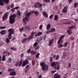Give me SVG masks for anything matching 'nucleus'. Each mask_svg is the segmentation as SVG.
Wrapping results in <instances>:
<instances>
[{"instance_id": "2f4dec72", "label": "nucleus", "mask_w": 78, "mask_h": 78, "mask_svg": "<svg viewBox=\"0 0 78 78\" xmlns=\"http://www.w3.org/2000/svg\"><path fill=\"white\" fill-rule=\"evenodd\" d=\"M8 71L9 72H13L14 71V69H9L8 70Z\"/></svg>"}, {"instance_id": "a18cd8bd", "label": "nucleus", "mask_w": 78, "mask_h": 78, "mask_svg": "<svg viewBox=\"0 0 78 78\" xmlns=\"http://www.w3.org/2000/svg\"><path fill=\"white\" fill-rule=\"evenodd\" d=\"M71 66V64L70 63H69L67 66V68H69V67H70Z\"/></svg>"}, {"instance_id": "f03ea898", "label": "nucleus", "mask_w": 78, "mask_h": 78, "mask_svg": "<svg viewBox=\"0 0 78 78\" xmlns=\"http://www.w3.org/2000/svg\"><path fill=\"white\" fill-rule=\"evenodd\" d=\"M31 12H28L26 14V16L23 19V21L24 25L26 24V22H28L30 20V16L31 14Z\"/></svg>"}, {"instance_id": "9b49d317", "label": "nucleus", "mask_w": 78, "mask_h": 78, "mask_svg": "<svg viewBox=\"0 0 78 78\" xmlns=\"http://www.w3.org/2000/svg\"><path fill=\"white\" fill-rule=\"evenodd\" d=\"M9 34H14V29H10L8 30Z\"/></svg>"}, {"instance_id": "9d476101", "label": "nucleus", "mask_w": 78, "mask_h": 78, "mask_svg": "<svg viewBox=\"0 0 78 78\" xmlns=\"http://www.w3.org/2000/svg\"><path fill=\"white\" fill-rule=\"evenodd\" d=\"M8 12H6L4 15L2 17V20H5L6 19H7L8 18Z\"/></svg>"}, {"instance_id": "7c9ffc66", "label": "nucleus", "mask_w": 78, "mask_h": 78, "mask_svg": "<svg viewBox=\"0 0 78 78\" xmlns=\"http://www.w3.org/2000/svg\"><path fill=\"white\" fill-rule=\"evenodd\" d=\"M30 53L31 54V55H35L36 54V52L34 51H31L30 52Z\"/></svg>"}, {"instance_id": "aec40b11", "label": "nucleus", "mask_w": 78, "mask_h": 78, "mask_svg": "<svg viewBox=\"0 0 78 78\" xmlns=\"http://www.w3.org/2000/svg\"><path fill=\"white\" fill-rule=\"evenodd\" d=\"M50 33H53L54 31H55V29L54 28H51L50 30Z\"/></svg>"}, {"instance_id": "ea45409f", "label": "nucleus", "mask_w": 78, "mask_h": 78, "mask_svg": "<svg viewBox=\"0 0 78 78\" xmlns=\"http://www.w3.org/2000/svg\"><path fill=\"white\" fill-rule=\"evenodd\" d=\"M68 43L67 42H66L64 44V47H67V46Z\"/></svg>"}, {"instance_id": "393cba45", "label": "nucleus", "mask_w": 78, "mask_h": 78, "mask_svg": "<svg viewBox=\"0 0 78 78\" xmlns=\"http://www.w3.org/2000/svg\"><path fill=\"white\" fill-rule=\"evenodd\" d=\"M12 60L11 58H9L8 60L7 61V62L8 63H10V62H11Z\"/></svg>"}, {"instance_id": "ddd939ff", "label": "nucleus", "mask_w": 78, "mask_h": 78, "mask_svg": "<svg viewBox=\"0 0 78 78\" xmlns=\"http://www.w3.org/2000/svg\"><path fill=\"white\" fill-rule=\"evenodd\" d=\"M54 78H61V76L58 73H55L54 76Z\"/></svg>"}, {"instance_id": "8fccbe9b", "label": "nucleus", "mask_w": 78, "mask_h": 78, "mask_svg": "<svg viewBox=\"0 0 78 78\" xmlns=\"http://www.w3.org/2000/svg\"><path fill=\"white\" fill-rule=\"evenodd\" d=\"M5 27H0V29H5Z\"/></svg>"}, {"instance_id": "a211bd4d", "label": "nucleus", "mask_w": 78, "mask_h": 78, "mask_svg": "<svg viewBox=\"0 0 78 78\" xmlns=\"http://www.w3.org/2000/svg\"><path fill=\"white\" fill-rule=\"evenodd\" d=\"M4 1L3 0H0V5L1 6H3L4 5Z\"/></svg>"}, {"instance_id": "6e6552de", "label": "nucleus", "mask_w": 78, "mask_h": 78, "mask_svg": "<svg viewBox=\"0 0 78 78\" xmlns=\"http://www.w3.org/2000/svg\"><path fill=\"white\" fill-rule=\"evenodd\" d=\"M74 27H75V26H73L69 27V29L68 30H67V32L69 34H71L72 33V32L71 31V30H72V29H73Z\"/></svg>"}, {"instance_id": "680f3d73", "label": "nucleus", "mask_w": 78, "mask_h": 78, "mask_svg": "<svg viewBox=\"0 0 78 78\" xmlns=\"http://www.w3.org/2000/svg\"><path fill=\"white\" fill-rule=\"evenodd\" d=\"M7 53V51H5L3 52V54H5Z\"/></svg>"}, {"instance_id": "f3484780", "label": "nucleus", "mask_w": 78, "mask_h": 78, "mask_svg": "<svg viewBox=\"0 0 78 78\" xmlns=\"http://www.w3.org/2000/svg\"><path fill=\"white\" fill-rule=\"evenodd\" d=\"M10 75L11 76H14V75H16V73H15V71H13L10 73Z\"/></svg>"}, {"instance_id": "0e129e2a", "label": "nucleus", "mask_w": 78, "mask_h": 78, "mask_svg": "<svg viewBox=\"0 0 78 78\" xmlns=\"http://www.w3.org/2000/svg\"><path fill=\"white\" fill-rule=\"evenodd\" d=\"M53 17V15H51L49 16V18L50 19H51Z\"/></svg>"}, {"instance_id": "69168bd1", "label": "nucleus", "mask_w": 78, "mask_h": 78, "mask_svg": "<svg viewBox=\"0 0 78 78\" xmlns=\"http://www.w3.org/2000/svg\"><path fill=\"white\" fill-rule=\"evenodd\" d=\"M72 0H68V2L70 3H72Z\"/></svg>"}, {"instance_id": "20e7f679", "label": "nucleus", "mask_w": 78, "mask_h": 78, "mask_svg": "<svg viewBox=\"0 0 78 78\" xmlns=\"http://www.w3.org/2000/svg\"><path fill=\"white\" fill-rule=\"evenodd\" d=\"M41 66L42 67V70L43 71H46L48 69V66L47 65H45L44 62H42L40 63Z\"/></svg>"}, {"instance_id": "bb28decb", "label": "nucleus", "mask_w": 78, "mask_h": 78, "mask_svg": "<svg viewBox=\"0 0 78 78\" xmlns=\"http://www.w3.org/2000/svg\"><path fill=\"white\" fill-rule=\"evenodd\" d=\"M11 34H9V35L8 36V37L9 39H11L12 38V35H11Z\"/></svg>"}, {"instance_id": "b1692460", "label": "nucleus", "mask_w": 78, "mask_h": 78, "mask_svg": "<svg viewBox=\"0 0 78 78\" xmlns=\"http://www.w3.org/2000/svg\"><path fill=\"white\" fill-rule=\"evenodd\" d=\"M3 1L5 3V4H8L9 2V0H3Z\"/></svg>"}, {"instance_id": "4d7b16f0", "label": "nucleus", "mask_w": 78, "mask_h": 78, "mask_svg": "<svg viewBox=\"0 0 78 78\" xmlns=\"http://www.w3.org/2000/svg\"><path fill=\"white\" fill-rule=\"evenodd\" d=\"M3 42L1 41L0 42V46H2L3 45Z\"/></svg>"}, {"instance_id": "de8ad7c7", "label": "nucleus", "mask_w": 78, "mask_h": 78, "mask_svg": "<svg viewBox=\"0 0 78 78\" xmlns=\"http://www.w3.org/2000/svg\"><path fill=\"white\" fill-rule=\"evenodd\" d=\"M59 55H57L56 56V57L55 59L56 60H58V59H59Z\"/></svg>"}, {"instance_id": "e2e57ef3", "label": "nucleus", "mask_w": 78, "mask_h": 78, "mask_svg": "<svg viewBox=\"0 0 78 78\" xmlns=\"http://www.w3.org/2000/svg\"><path fill=\"white\" fill-rule=\"evenodd\" d=\"M14 9H14V8L12 9L11 10V12H14Z\"/></svg>"}, {"instance_id": "603ef678", "label": "nucleus", "mask_w": 78, "mask_h": 78, "mask_svg": "<svg viewBox=\"0 0 78 78\" xmlns=\"http://www.w3.org/2000/svg\"><path fill=\"white\" fill-rule=\"evenodd\" d=\"M50 30H49L46 33V34H50Z\"/></svg>"}, {"instance_id": "72a5a7b5", "label": "nucleus", "mask_w": 78, "mask_h": 78, "mask_svg": "<svg viewBox=\"0 0 78 78\" xmlns=\"http://www.w3.org/2000/svg\"><path fill=\"white\" fill-rule=\"evenodd\" d=\"M42 37H40L37 40V41L38 42H40V41H41L42 40Z\"/></svg>"}, {"instance_id": "473e14b6", "label": "nucleus", "mask_w": 78, "mask_h": 78, "mask_svg": "<svg viewBox=\"0 0 78 78\" xmlns=\"http://www.w3.org/2000/svg\"><path fill=\"white\" fill-rule=\"evenodd\" d=\"M16 13L18 16H20V14H21L20 12V11H19V10H17Z\"/></svg>"}, {"instance_id": "0eeeda50", "label": "nucleus", "mask_w": 78, "mask_h": 78, "mask_svg": "<svg viewBox=\"0 0 78 78\" xmlns=\"http://www.w3.org/2000/svg\"><path fill=\"white\" fill-rule=\"evenodd\" d=\"M42 6V4L38 2L35 4L34 5V7H35V8H41Z\"/></svg>"}, {"instance_id": "c756f323", "label": "nucleus", "mask_w": 78, "mask_h": 78, "mask_svg": "<svg viewBox=\"0 0 78 78\" xmlns=\"http://www.w3.org/2000/svg\"><path fill=\"white\" fill-rule=\"evenodd\" d=\"M9 41H10L9 40V39H8V38H6V39H5V42L7 44H8V43L9 42Z\"/></svg>"}, {"instance_id": "79ce46f5", "label": "nucleus", "mask_w": 78, "mask_h": 78, "mask_svg": "<svg viewBox=\"0 0 78 78\" xmlns=\"http://www.w3.org/2000/svg\"><path fill=\"white\" fill-rule=\"evenodd\" d=\"M37 45V42H35L34 44V46L36 47Z\"/></svg>"}, {"instance_id": "e433bc0d", "label": "nucleus", "mask_w": 78, "mask_h": 78, "mask_svg": "<svg viewBox=\"0 0 78 78\" xmlns=\"http://www.w3.org/2000/svg\"><path fill=\"white\" fill-rule=\"evenodd\" d=\"M26 69L29 70L30 69V66L28 65H27L26 67Z\"/></svg>"}, {"instance_id": "bf43d9fd", "label": "nucleus", "mask_w": 78, "mask_h": 78, "mask_svg": "<svg viewBox=\"0 0 78 78\" xmlns=\"http://www.w3.org/2000/svg\"><path fill=\"white\" fill-rule=\"evenodd\" d=\"M42 28V25H41L39 27V29L40 30H41Z\"/></svg>"}, {"instance_id": "4be33fe9", "label": "nucleus", "mask_w": 78, "mask_h": 78, "mask_svg": "<svg viewBox=\"0 0 78 78\" xmlns=\"http://www.w3.org/2000/svg\"><path fill=\"white\" fill-rule=\"evenodd\" d=\"M27 38H25L23 39V40L22 41V43L23 44H24L25 42H26L27 41Z\"/></svg>"}, {"instance_id": "37998d69", "label": "nucleus", "mask_w": 78, "mask_h": 78, "mask_svg": "<svg viewBox=\"0 0 78 78\" xmlns=\"http://www.w3.org/2000/svg\"><path fill=\"white\" fill-rule=\"evenodd\" d=\"M23 27H22L20 29V32H22V31H23Z\"/></svg>"}, {"instance_id": "c85d7f7f", "label": "nucleus", "mask_w": 78, "mask_h": 78, "mask_svg": "<svg viewBox=\"0 0 78 78\" xmlns=\"http://www.w3.org/2000/svg\"><path fill=\"white\" fill-rule=\"evenodd\" d=\"M25 28H26V29L28 30L29 31L30 30V26H26L25 27Z\"/></svg>"}, {"instance_id": "dca6fc26", "label": "nucleus", "mask_w": 78, "mask_h": 78, "mask_svg": "<svg viewBox=\"0 0 78 78\" xmlns=\"http://www.w3.org/2000/svg\"><path fill=\"white\" fill-rule=\"evenodd\" d=\"M42 14L43 15V16H45L46 18L48 17V14H47V13L46 12H43Z\"/></svg>"}, {"instance_id": "09e8293b", "label": "nucleus", "mask_w": 78, "mask_h": 78, "mask_svg": "<svg viewBox=\"0 0 78 78\" xmlns=\"http://www.w3.org/2000/svg\"><path fill=\"white\" fill-rule=\"evenodd\" d=\"M44 2H47V3H49L50 2V0H43Z\"/></svg>"}, {"instance_id": "5701e85b", "label": "nucleus", "mask_w": 78, "mask_h": 78, "mask_svg": "<svg viewBox=\"0 0 78 78\" xmlns=\"http://www.w3.org/2000/svg\"><path fill=\"white\" fill-rule=\"evenodd\" d=\"M32 13H34L36 15H38L39 14V12L37 11H31Z\"/></svg>"}, {"instance_id": "1a4fd4ad", "label": "nucleus", "mask_w": 78, "mask_h": 78, "mask_svg": "<svg viewBox=\"0 0 78 78\" xmlns=\"http://www.w3.org/2000/svg\"><path fill=\"white\" fill-rule=\"evenodd\" d=\"M28 64V60L27 59H26L23 62L22 64V66L24 67L27 64Z\"/></svg>"}, {"instance_id": "c9c22d12", "label": "nucleus", "mask_w": 78, "mask_h": 78, "mask_svg": "<svg viewBox=\"0 0 78 78\" xmlns=\"http://www.w3.org/2000/svg\"><path fill=\"white\" fill-rule=\"evenodd\" d=\"M78 6V3H75L74 4V7L76 8Z\"/></svg>"}, {"instance_id": "423d86ee", "label": "nucleus", "mask_w": 78, "mask_h": 78, "mask_svg": "<svg viewBox=\"0 0 78 78\" xmlns=\"http://www.w3.org/2000/svg\"><path fill=\"white\" fill-rule=\"evenodd\" d=\"M22 60H21V61L20 62H17L15 63V66H16V67H18V66L20 67V66H22Z\"/></svg>"}, {"instance_id": "7ed1b4c3", "label": "nucleus", "mask_w": 78, "mask_h": 78, "mask_svg": "<svg viewBox=\"0 0 78 78\" xmlns=\"http://www.w3.org/2000/svg\"><path fill=\"white\" fill-rule=\"evenodd\" d=\"M16 17V15L14 14L13 15H11L9 16V23L11 24H13L15 22V20L14 19Z\"/></svg>"}, {"instance_id": "774afa93", "label": "nucleus", "mask_w": 78, "mask_h": 78, "mask_svg": "<svg viewBox=\"0 0 78 78\" xmlns=\"http://www.w3.org/2000/svg\"><path fill=\"white\" fill-rule=\"evenodd\" d=\"M41 78V75H40L38 76V78Z\"/></svg>"}, {"instance_id": "052dcab7", "label": "nucleus", "mask_w": 78, "mask_h": 78, "mask_svg": "<svg viewBox=\"0 0 78 78\" xmlns=\"http://www.w3.org/2000/svg\"><path fill=\"white\" fill-rule=\"evenodd\" d=\"M11 8H14V4H12L11 5Z\"/></svg>"}, {"instance_id": "4c0bfd02", "label": "nucleus", "mask_w": 78, "mask_h": 78, "mask_svg": "<svg viewBox=\"0 0 78 78\" xmlns=\"http://www.w3.org/2000/svg\"><path fill=\"white\" fill-rule=\"evenodd\" d=\"M2 60L3 61H5V55H4L3 56Z\"/></svg>"}, {"instance_id": "cd10ccee", "label": "nucleus", "mask_w": 78, "mask_h": 78, "mask_svg": "<svg viewBox=\"0 0 78 78\" xmlns=\"http://www.w3.org/2000/svg\"><path fill=\"white\" fill-rule=\"evenodd\" d=\"M58 19V16L57 15H55L54 17V20H57Z\"/></svg>"}, {"instance_id": "5fc2aeb1", "label": "nucleus", "mask_w": 78, "mask_h": 78, "mask_svg": "<svg viewBox=\"0 0 78 78\" xmlns=\"http://www.w3.org/2000/svg\"><path fill=\"white\" fill-rule=\"evenodd\" d=\"M32 65L34 66V64H35V61H34V60H33L32 62Z\"/></svg>"}, {"instance_id": "2eb2a0df", "label": "nucleus", "mask_w": 78, "mask_h": 78, "mask_svg": "<svg viewBox=\"0 0 78 78\" xmlns=\"http://www.w3.org/2000/svg\"><path fill=\"white\" fill-rule=\"evenodd\" d=\"M53 39H51L49 41L48 43L49 46H51V45H52V44H53Z\"/></svg>"}, {"instance_id": "a19ab883", "label": "nucleus", "mask_w": 78, "mask_h": 78, "mask_svg": "<svg viewBox=\"0 0 78 78\" xmlns=\"http://www.w3.org/2000/svg\"><path fill=\"white\" fill-rule=\"evenodd\" d=\"M10 49L12 50H14V51H16V48L12 47L10 48Z\"/></svg>"}, {"instance_id": "6ab92c4d", "label": "nucleus", "mask_w": 78, "mask_h": 78, "mask_svg": "<svg viewBox=\"0 0 78 78\" xmlns=\"http://www.w3.org/2000/svg\"><path fill=\"white\" fill-rule=\"evenodd\" d=\"M42 34V33L41 32H39L37 34L35 35L36 37H37V36H39L41 35Z\"/></svg>"}, {"instance_id": "6e6d98bb", "label": "nucleus", "mask_w": 78, "mask_h": 78, "mask_svg": "<svg viewBox=\"0 0 78 78\" xmlns=\"http://www.w3.org/2000/svg\"><path fill=\"white\" fill-rule=\"evenodd\" d=\"M53 60V58H52V57H51L50 58V61L51 62H52V61Z\"/></svg>"}, {"instance_id": "49530a36", "label": "nucleus", "mask_w": 78, "mask_h": 78, "mask_svg": "<svg viewBox=\"0 0 78 78\" xmlns=\"http://www.w3.org/2000/svg\"><path fill=\"white\" fill-rule=\"evenodd\" d=\"M39 53H37L36 55V57L37 58H39Z\"/></svg>"}, {"instance_id": "864d4df0", "label": "nucleus", "mask_w": 78, "mask_h": 78, "mask_svg": "<svg viewBox=\"0 0 78 78\" xmlns=\"http://www.w3.org/2000/svg\"><path fill=\"white\" fill-rule=\"evenodd\" d=\"M19 7L17 6L14 8V9H19Z\"/></svg>"}, {"instance_id": "f704fd0d", "label": "nucleus", "mask_w": 78, "mask_h": 78, "mask_svg": "<svg viewBox=\"0 0 78 78\" xmlns=\"http://www.w3.org/2000/svg\"><path fill=\"white\" fill-rule=\"evenodd\" d=\"M5 34V31L3 30L1 32V35H3V34Z\"/></svg>"}, {"instance_id": "f8f14e48", "label": "nucleus", "mask_w": 78, "mask_h": 78, "mask_svg": "<svg viewBox=\"0 0 78 78\" xmlns=\"http://www.w3.org/2000/svg\"><path fill=\"white\" fill-rule=\"evenodd\" d=\"M33 36H34V32L33 31L31 33V35L28 37L27 38L28 41H30L31 39H32Z\"/></svg>"}, {"instance_id": "338daca9", "label": "nucleus", "mask_w": 78, "mask_h": 78, "mask_svg": "<svg viewBox=\"0 0 78 78\" xmlns=\"http://www.w3.org/2000/svg\"><path fill=\"white\" fill-rule=\"evenodd\" d=\"M53 58H55L56 57V55L54 54L53 55Z\"/></svg>"}, {"instance_id": "13d9d810", "label": "nucleus", "mask_w": 78, "mask_h": 78, "mask_svg": "<svg viewBox=\"0 0 78 78\" xmlns=\"http://www.w3.org/2000/svg\"><path fill=\"white\" fill-rule=\"evenodd\" d=\"M23 55H24L23 54V53L21 54L20 55V57L21 58H23Z\"/></svg>"}, {"instance_id": "412c9836", "label": "nucleus", "mask_w": 78, "mask_h": 78, "mask_svg": "<svg viewBox=\"0 0 78 78\" xmlns=\"http://www.w3.org/2000/svg\"><path fill=\"white\" fill-rule=\"evenodd\" d=\"M50 27H51V25L50 24H48L47 25V30H48L50 28Z\"/></svg>"}, {"instance_id": "58836bf2", "label": "nucleus", "mask_w": 78, "mask_h": 78, "mask_svg": "<svg viewBox=\"0 0 78 78\" xmlns=\"http://www.w3.org/2000/svg\"><path fill=\"white\" fill-rule=\"evenodd\" d=\"M58 48H61V47H63V45L62 44H58Z\"/></svg>"}, {"instance_id": "39448f33", "label": "nucleus", "mask_w": 78, "mask_h": 78, "mask_svg": "<svg viewBox=\"0 0 78 78\" xmlns=\"http://www.w3.org/2000/svg\"><path fill=\"white\" fill-rule=\"evenodd\" d=\"M64 37V35H63L61 36L58 41V44H62L63 43V40Z\"/></svg>"}, {"instance_id": "c03bdc74", "label": "nucleus", "mask_w": 78, "mask_h": 78, "mask_svg": "<svg viewBox=\"0 0 78 78\" xmlns=\"http://www.w3.org/2000/svg\"><path fill=\"white\" fill-rule=\"evenodd\" d=\"M39 48H40V46H37L36 48H35V50H37L38 49H39Z\"/></svg>"}, {"instance_id": "4468645a", "label": "nucleus", "mask_w": 78, "mask_h": 78, "mask_svg": "<svg viewBox=\"0 0 78 78\" xmlns=\"http://www.w3.org/2000/svg\"><path fill=\"white\" fill-rule=\"evenodd\" d=\"M67 6H66L65 7H64V9L62 10V12H64V13H66L67 12Z\"/></svg>"}, {"instance_id": "a878e982", "label": "nucleus", "mask_w": 78, "mask_h": 78, "mask_svg": "<svg viewBox=\"0 0 78 78\" xmlns=\"http://www.w3.org/2000/svg\"><path fill=\"white\" fill-rule=\"evenodd\" d=\"M66 55H67V53L64 52L63 54V56H62V58H65L66 56Z\"/></svg>"}, {"instance_id": "3c124183", "label": "nucleus", "mask_w": 78, "mask_h": 78, "mask_svg": "<svg viewBox=\"0 0 78 78\" xmlns=\"http://www.w3.org/2000/svg\"><path fill=\"white\" fill-rule=\"evenodd\" d=\"M56 72V70H55V71H52L51 72V73L53 74V73H55V72Z\"/></svg>"}, {"instance_id": "f257e3e1", "label": "nucleus", "mask_w": 78, "mask_h": 78, "mask_svg": "<svg viewBox=\"0 0 78 78\" xmlns=\"http://www.w3.org/2000/svg\"><path fill=\"white\" fill-rule=\"evenodd\" d=\"M51 65L54 69H57V70H59L60 67V64L57 62H53L51 64Z\"/></svg>"}]
</instances>
